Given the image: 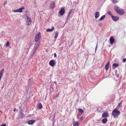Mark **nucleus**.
Instances as JSON below:
<instances>
[{
	"instance_id": "obj_33",
	"label": "nucleus",
	"mask_w": 126,
	"mask_h": 126,
	"mask_svg": "<svg viewBox=\"0 0 126 126\" xmlns=\"http://www.w3.org/2000/svg\"><path fill=\"white\" fill-rule=\"evenodd\" d=\"M9 42L8 41H7L6 43V47L8 46L9 45Z\"/></svg>"
},
{
	"instance_id": "obj_6",
	"label": "nucleus",
	"mask_w": 126,
	"mask_h": 126,
	"mask_svg": "<svg viewBox=\"0 0 126 126\" xmlns=\"http://www.w3.org/2000/svg\"><path fill=\"white\" fill-rule=\"evenodd\" d=\"M124 10L120 8L119 9V10H118V11L117 13L119 15H123L124 14Z\"/></svg>"
},
{
	"instance_id": "obj_35",
	"label": "nucleus",
	"mask_w": 126,
	"mask_h": 126,
	"mask_svg": "<svg viewBox=\"0 0 126 126\" xmlns=\"http://www.w3.org/2000/svg\"><path fill=\"white\" fill-rule=\"evenodd\" d=\"M80 121H81L83 120V118L81 116L80 118H79Z\"/></svg>"
},
{
	"instance_id": "obj_27",
	"label": "nucleus",
	"mask_w": 126,
	"mask_h": 126,
	"mask_svg": "<svg viewBox=\"0 0 126 126\" xmlns=\"http://www.w3.org/2000/svg\"><path fill=\"white\" fill-rule=\"evenodd\" d=\"M119 65L117 63H113L112 64V66H114L115 67H117Z\"/></svg>"
},
{
	"instance_id": "obj_13",
	"label": "nucleus",
	"mask_w": 126,
	"mask_h": 126,
	"mask_svg": "<svg viewBox=\"0 0 126 126\" xmlns=\"http://www.w3.org/2000/svg\"><path fill=\"white\" fill-rule=\"evenodd\" d=\"M120 8L118 6L116 5L114 6V9L116 13L118 11V10L120 9Z\"/></svg>"
},
{
	"instance_id": "obj_24",
	"label": "nucleus",
	"mask_w": 126,
	"mask_h": 126,
	"mask_svg": "<svg viewBox=\"0 0 126 126\" xmlns=\"http://www.w3.org/2000/svg\"><path fill=\"white\" fill-rule=\"evenodd\" d=\"M37 106L39 108V109H41L42 107V106L41 104L40 103H38L37 104Z\"/></svg>"
},
{
	"instance_id": "obj_39",
	"label": "nucleus",
	"mask_w": 126,
	"mask_h": 126,
	"mask_svg": "<svg viewBox=\"0 0 126 126\" xmlns=\"http://www.w3.org/2000/svg\"><path fill=\"white\" fill-rule=\"evenodd\" d=\"M97 44L96 45V48L95 49V51H96V49H97Z\"/></svg>"
},
{
	"instance_id": "obj_40",
	"label": "nucleus",
	"mask_w": 126,
	"mask_h": 126,
	"mask_svg": "<svg viewBox=\"0 0 126 126\" xmlns=\"http://www.w3.org/2000/svg\"><path fill=\"white\" fill-rule=\"evenodd\" d=\"M16 108H14V111H16Z\"/></svg>"
},
{
	"instance_id": "obj_15",
	"label": "nucleus",
	"mask_w": 126,
	"mask_h": 126,
	"mask_svg": "<svg viewBox=\"0 0 126 126\" xmlns=\"http://www.w3.org/2000/svg\"><path fill=\"white\" fill-rule=\"evenodd\" d=\"M35 120H31L27 122V123L29 125H32L35 122Z\"/></svg>"
},
{
	"instance_id": "obj_23",
	"label": "nucleus",
	"mask_w": 126,
	"mask_h": 126,
	"mask_svg": "<svg viewBox=\"0 0 126 126\" xmlns=\"http://www.w3.org/2000/svg\"><path fill=\"white\" fill-rule=\"evenodd\" d=\"M73 125L74 126H79V124L78 121H76L74 122L73 123Z\"/></svg>"
},
{
	"instance_id": "obj_10",
	"label": "nucleus",
	"mask_w": 126,
	"mask_h": 126,
	"mask_svg": "<svg viewBox=\"0 0 126 126\" xmlns=\"http://www.w3.org/2000/svg\"><path fill=\"white\" fill-rule=\"evenodd\" d=\"M109 40L111 44H113L115 41V40L113 36H111Z\"/></svg>"
},
{
	"instance_id": "obj_14",
	"label": "nucleus",
	"mask_w": 126,
	"mask_h": 126,
	"mask_svg": "<svg viewBox=\"0 0 126 126\" xmlns=\"http://www.w3.org/2000/svg\"><path fill=\"white\" fill-rule=\"evenodd\" d=\"M123 102V101L122 100H121V102L119 103L117 107L116 108L117 109H119L120 107H121V106H122L121 104Z\"/></svg>"
},
{
	"instance_id": "obj_19",
	"label": "nucleus",
	"mask_w": 126,
	"mask_h": 126,
	"mask_svg": "<svg viewBox=\"0 0 126 126\" xmlns=\"http://www.w3.org/2000/svg\"><path fill=\"white\" fill-rule=\"evenodd\" d=\"M36 49H35L34 48H33L32 50V52L31 54V55L32 56L35 53L36 50Z\"/></svg>"
},
{
	"instance_id": "obj_9",
	"label": "nucleus",
	"mask_w": 126,
	"mask_h": 126,
	"mask_svg": "<svg viewBox=\"0 0 126 126\" xmlns=\"http://www.w3.org/2000/svg\"><path fill=\"white\" fill-rule=\"evenodd\" d=\"M111 17L112 20L115 21H116L119 19V17L117 16H112Z\"/></svg>"
},
{
	"instance_id": "obj_8",
	"label": "nucleus",
	"mask_w": 126,
	"mask_h": 126,
	"mask_svg": "<svg viewBox=\"0 0 126 126\" xmlns=\"http://www.w3.org/2000/svg\"><path fill=\"white\" fill-rule=\"evenodd\" d=\"M27 25H29L31 23L32 20H31V19L28 16H27Z\"/></svg>"
},
{
	"instance_id": "obj_43",
	"label": "nucleus",
	"mask_w": 126,
	"mask_h": 126,
	"mask_svg": "<svg viewBox=\"0 0 126 126\" xmlns=\"http://www.w3.org/2000/svg\"><path fill=\"white\" fill-rule=\"evenodd\" d=\"M113 68L114 69V68H113Z\"/></svg>"
},
{
	"instance_id": "obj_37",
	"label": "nucleus",
	"mask_w": 126,
	"mask_h": 126,
	"mask_svg": "<svg viewBox=\"0 0 126 126\" xmlns=\"http://www.w3.org/2000/svg\"><path fill=\"white\" fill-rule=\"evenodd\" d=\"M98 25L99 26L101 27L102 26V24L101 23H100Z\"/></svg>"
},
{
	"instance_id": "obj_18",
	"label": "nucleus",
	"mask_w": 126,
	"mask_h": 126,
	"mask_svg": "<svg viewBox=\"0 0 126 126\" xmlns=\"http://www.w3.org/2000/svg\"><path fill=\"white\" fill-rule=\"evenodd\" d=\"M95 17L96 18H97L99 16V13L98 12H97L95 14Z\"/></svg>"
},
{
	"instance_id": "obj_1",
	"label": "nucleus",
	"mask_w": 126,
	"mask_h": 126,
	"mask_svg": "<svg viewBox=\"0 0 126 126\" xmlns=\"http://www.w3.org/2000/svg\"><path fill=\"white\" fill-rule=\"evenodd\" d=\"M118 109H115L112 111V114L114 118H115L117 117L120 113V112Z\"/></svg>"
},
{
	"instance_id": "obj_11",
	"label": "nucleus",
	"mask_w": 126,
	"mask_h": 126,
	"mask_svg": "<svg viewBox=\"0 0 126 126\" xmlns=\"http://www.w3.org/2000/svg\"><path fill=\"white\" fill-rule=\"evenodd\" d=\"M55 4L53 2H51L50 3V8L52 9H54L55 7Z\"/></svg>"
},
{
	"instance_id": "obj_2",
	"label": "nucleus",
	"mask_w": 126,
	"mask_h": 126,
	"mask_svg": "<svg viewBox=\"0 0 126 126\" xmlns=\"http://www.w3.org/2000/svg\"><path fill=\"white\" fill-rule=\"evenodd\" d=\"M41 36V33L40 32H39L37 33L34 38V41L36 42H40V39Z\"/></svg>"
},
{
	"instance_id": "obj_29",
	"label": "nucleus",
	"mask_w": 126,
	"mask_h": 126,
	"mask_svg": "<svg viewBox=\"0 0 126 126\" xmlns=\"http://www.w3.org/2000/svg\"><path fill=\"white\" fill-rule=\"evenodd\" d=\"M73 14H69L68 15V16L69 17H72L73 16Z\"/></svg>"
},
{
	"instance_id": "obj_25",
	"label": "nucleus",
	"mask_w": 126,
	"mask_h": 126,
	"mask_svg": "<svg viewBox=\"0 0 126 126\" xmlns=\"http://www.w3.org/2000/svg\"><path fill=\"white\" fill-rule=\"evenodd\" d=\"M111 2L113 4H115L117 3L118 2V1L116 0H110Z\"/></svg>"
},
{
	"instance_id": "obj_20",
	"label": "nucleus",
	"mask_w": 126,
	"mask_h": 126,
	"mask_svg": "<svg viewBox=\"0 0 126 126\" xmlns=\"http://www.w3.org/2000/svg\"><path fill=\"white\" fill-rule=\"evenodd\" d=\"M54 29V27H52L51 29H47L46 30V31L47 32H52V31Z\"/></svg>"
},
{
	"instance_id": "obj_38",
	"label": "nucleus",
	"mask_w": 126,
	"mask_h": 126,
	"mask_svg": "<svg viewBox=\"0 0 126 126\" xmlns=\"http://www.w3.org/2000/svg\"><path fill=\"white\" fill-rule=\"evenodd\" d=\"M0 126H6V124H4L1 125Z\"/></svg>"
},
{
	"instance_id": "obj_42",
	"label": "nucleus",
	"mask_w": 126,
	"mask_h": 126,
	"mask_svg": "<svg viewBox=\"0 0 126 126\" xmlns=\"http://www.w3.org/2000/svg\"><path fill=\"white\" fill-rule=\"evenodd\" d=\"M7 2L6 1L5 3L4 4H5L7 3Z\"/></svg>"
},
{
	"instance_id": "obj_5",
	"label": "nucleus",
	"mask_w": 126,
	"mask_h": 126,
	"mask_svg": "<svg viewBox=\"0 0 126 126\" xmlns=\"http://www.w3.org/2000/svg\"><path fill=\"white\" fill-rule=\"evenodd\" d=\"M40 42H36L33 48L37 50L38 48L39 47L40 45Z\"/></svg>"
},
{
	"instance_id": "obj_21",
	"label": "nucleus",
	"mask_w": 126,
	"mask_h": 126,
	"mask_svg": "<svg viewBox=\"0 0 126 126\" xmlns=\"http://www.w3.org/2000/svg\"><path fill=\"white\" fill-rule=\"evenodd\" d=\"M55 35L54 36V38H55V40L57 39L58 35V32L57 31H56L55 33Z\"/></svg>"
},
{
	"instance_id": "obj_30",
	"label": "nucleus",
	"mask_w": 126,
	"mask_h": 126,
	"mask_svg": "<svg viewBox=\"0 0 126 126\" xmlns=\"http://www.w3.org/2000/svg\"><path fill=\"white\" fill-rule=\"evenodd\" d=\"M74 13V11L72 10H71L69 11V14H73Z\"/></svg>"
},
{
	"instance_id": "obj_22",
	"label": "nucleus",
	"mask_w": 126,
	"mask_h": 126,
	"mask_svg": "<svg viewBox=\"0 0 126 126\" xmlns=\"http://www.w3.org/2000/svg\"><path fill=\"white\" fill-rule=\"evenodd\" d=\"M107 121V119L106 118H104L102 120V121L103 123H106Z\"/></svg>"
},
{
	"instance_id": "obj_17",
	"label": "nucleus",
	"mask_w": 126,
	"mask_h": 126,
	"mask_svg": "<svg viewBox=\"0 0 126 126\" xmlns=\"http://www.w3.org/2000/svg\"><path fill=\"white\" fill-rule=\"evenodd\" d=\"M109 63L110 62H109L105 67V69L107 71L109 69Z\"/></svg>"
},
{
	"instance_id": "obj_32",
	"label": "nucleus",
	"mask_w": 126,
	"mask_h": 126,
	"mask_svg": "<svg viewBox=\"0 0 126 126\" xmlns=\"http://www.w3.org/2000/svg\"><path fill=\"white\" fill-rule=\"evenodd\" d=\"M20 114L22 118L24 117V115L22 112H21L20 113Z\"/></svg>"
},
{
	"instance_id": "obj_3",
	"label": "nucleus",
	"mask_w": 126,
	"mask_h": 126,
	"mask_svg": "<svg viewBox=\"0 0 126 126\" xmlns=\"http://www.w3.org/2000/svg\"><path fill=\"white\" fill-rule=\"evenodd\" d=\"M56 63L55 60H50L49 62V64L50 66L53 67L55 65Z\"/></svg>"
},
{
	"instance_id": "obj_36",
	"label": "nucleus",
	"mask_w": 126,
	"mask_h": 126,
	"mask_svg": "<svg viewBox=\"0 0 126 126\" xmlns=\"http://www.w3.org/2000/svg\"><path fill=\"white\" fill-rule=\"evenodd\" d=\"M57 56V55L56 53H54V57L55 58Z\"/></svg>"
},
{
	"instance_id": "obj_28",
	"label": "nucleus",
	"mask_w": 126,
	"mask_h": 126,
	"mask_svg": "<svg viewBox=\"0 0 126 126\" xmlns=\"http://www.w3.org/2000/svg\"><path fill=\"white\" fill-rule=\"evenodd\" d=\"M105 15H103L101 17L100 19H99V21H100L103 20L105 18Z\"/></svg>"
},
{
	"instance_id": "obj_34",
	"label": "nucleus",
	"mask_w": 126,
	"mask_h": 126,
	"mask_svg": "<svg viewBox=\"0 0 126 126\" xmlns=\"http://www.w3.org/2000/svg\"><path fill=\"white\" fill-rule=\"evenodd\" d=\"M126 62V58H125L123 59V63H125Z\"/></svg>"
},
{
	"instance_id": "obj_41",
	"label": "nucleus",
	"mask_w": 126,
	"mask_h": 126,
	"mask_svg": "<svg viewBox=\"0 0 126 126\" xmlns=\"http://www.w3.org/2000/svg\"><path fill=\"white\" fill-rule=\"evenodd\" d=\"M79 118V115H78V116H77V118Z\"/></svg>"
},
{
	"instance_id": "obj_16",
	"label": "nucleus",
	"mask_w": 126,
	"mask_h": 126,
	"mask_svg": "<svg viewBox=\"0 0 126 126\" xmlns=\"http://www.w3.org/2000/svg\"><path fill=\"white\" fill-rule=\"evenodd\" d=\"M108 113L106 112H104L102 114V116L103 118L107 117L108 116Z\"/></svg>"
},
{
	"instance_id": "obj_26",
	"label": "nucleus",
	"mask_w": 126,
	"mask_h": 126,
	"mask_svg": "<svg viewBox=\"0 0 126 126\" xmlns=\"http://www.w3.org/2000/svg\"><path fill=\"white\" fill-rule=\"evenodd\" d=\"M79 112H80L81 114L84 113V111L82 109H79Z\"/></svg>"
},
{
	"instance_id": "obj_31",
	"label": "nucleus",
	"mask_w": 126,
	"mask_h": 126,
	"mask_svg": "<svg viewBox=\"0 0 126 126\" xmlns=\"http://www.w3.org/2000/svg\"><path fill=\"white\" fill-rule=\"evenodd\" d=\"M108 15H110L111 16H112V12H110V11H109V12H108Z\"/></svg>"
},
{
	"instance_id": "obj_7",
	"label": "nucleus",
	"mask_w": 126,
	"mask_h": 126,
	"mask_svg": "<svg viewBox=\"0 0 126 126\" xmlns=\"http://www.w3.org/2000/svg\"><path fill=\"white\" fill-rule=\"evenodd\" d=\"M65 10L64 8H61V10L59 12V13L61 15H63L65 13Z\"/></svg>"
},
{
	"instance_id": "obj_12",
	"label": "nucleus",
	"mask_w": 126,
	"mask_h": 126,
	"mask_svg": "<svg viewBox=\"0 0 126 126\" xmlns=\"http://www.w3.org/2000/svg\"><path fill=\"white\" fill-rule=\"evenodd\" d=\"M4 72V70L3 69H2L0 71V80L3 75Z\"/></svg>"
},
{
	"instance_id": "obj_4",
	"label": "nucleus",
	"mask_w": 126,
	"mask_h": 126,
	"mask_svg": "<svg viewBox=\"0 0 126 126\" xmlns=\"http://www.w3.org/2000/svg\"><path fill=\"white\" fill-rule=\"evenodd\" d=\"M24 9L25 7H22L19 9H18L16 10H14V12L21 13L22 12V10Z\"/></svg>"
}]
</instances>
